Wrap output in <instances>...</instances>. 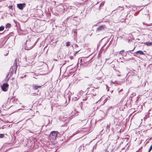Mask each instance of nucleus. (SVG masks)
<instances>
[{"label":"nucleus","instance_id":"f257e3e1","mask_svg":"<svg viewBox=\"0 0 152 152\" xmlns=\"http://www.w3.org/2000/svg\"><path fill=\"white\" fill-rule=\"evenodd\" d=\"M26 49L29 50L32 48L34 45V42L30 41H27L26 43Z\"/></svg>","mask_w":152,"mask_h":152},{"label":"nucleus","instance_id":"f03ea898","mask_svg":"<svg viewBox=\"0 0 152 152\" xmlns=\"http://www.w3.org/2000/svg\"><path fill=\"white\" fill-rule=\"evenodd\" d=\"M58 133V132L57 131H53L50 134V137H52L54 140L56 139Z\"/></svg>","mask_w":152,"mask_h":152},{"label":"nucleus","instance_id":"7ed1b4c3","mask_svg":"<svg viewBox=\"0 0 152 152\" xmlns=\"http://www.w3.org/2000/svg\"><path fill=\"white\" fill-rule=\"evenodd\" d=\"M8 86L9 85L7 84H4L1 87L2 90L5 91H7V90Z\"/></svg>","mask_w":152,"mask_h":152},{"label":"nucleus","instance_id":"20e7f679","mask_svg":"<svg viewBox=\"0 0 152 152\" xmlns=\"http://www.w3.org/2000/svg\"><path fill=\"white\" fill-rule=\"evenodd\" d=\"M17 6L19 9L20 10H22L23 7H25V3L18 4Z\"/></svg>","mask_w":152,"mask_h":152},{"label":"nucleus","instance_id":"39448f33","mask_svg":"<svg viewBox=\"0 0 152 152\" xmlns=\"http://www.w3.org/2000/svg\"><path fill=\"white\" fill-rule=\"evenodd\" d=\"M105 28V26L104 25L100 26L97 28L96 31H99L102 30H103Z\"/></svg>","mask_w":152,"mask_h":152},{"label":"nucleus","instance_id":"423d86ee","mask_svg":"<svg viewBox=\"0 0 152 152\" xmlns=\"http://www.w3.org/2000/svg\"><path fill=\"white\" fill-rule=\"evenodd\" d=\"M135 53L136 54H139L140 55H144V53L141 50H139L135 52Z\"/></svg>","mask_w":152,"mask_h":152},{"label":"nucleus","instance_id":"0eeeda50","mask_svg":"<svg viewBox=\"0 0 152 152\" xmlns=\"http://www.w3.org/2000/svg\"><path fill=\"white\" fill-rule=\"evenodd\" d=\"M41 87V86H34V88H33L34 89V90H37V89L38 88H40Z\"/></svg>","mask_w":152,"mask_h":152},{"label":"nucleus","instance_id":"6e6552de","mask_svg":"<svg viewBox=\"0 0 152 152\" xmlns=\"http://www.w3.org/2000/svg\"><path fill=\"white\" fill-rule=\"evenodd\" d=\"M11 24L9 23L7 24L6 26V28H10Z\"/></svg>","mask_w":152,"mask_h":152},{"label":"nucleus","instance_id":"1a4fd4ad","mask_svg":"<svg viewBox=\"0 0 152 152\" xmlns=\"http://www.w3.org/2000/svg\"><path fill=\"white\" fill-rule=\"evenodd\" d=\"M145 44L148 46H150L152 44V42H146Z\"/></svg>","mask_w":152,"mask_h":152},{"label":"nucleus","instance_id":"9d476101","mask_svg":"<svg viewBox=\"0 0 152 152\" xmlns=\"http://www.w3.org/2000/svg\"><path fill=\"white\" fill-rule=\"evenodd\" d=\"M17 59H15V62L14 63V64H15V66H16V69H17Z\"/></svg>","mask_w":152,"mask_h":152},{"label":"nucleus","instance_id":"9b49d317","mask_svg":"<svg viewBox=\"0 0 152 152\" xmlns=\"http://www.w3.org/2000/svg\"><path fill=\"white\" fill-rule=\"evenodd\" d=\"M4 28L3 26L0 27V31H3L4 30Z\"/></svg>","mask_w":152,"mask_h":152},{"label":"nucleus","instance_id":"f8f14e48","mask_svg":"<svg viewBox=\"0 0 152 152\" xmlns=\"http://www.w3.org/2000/svg\"><path fill=\"white\" fill-rule=\"evenodd\" d=\"M66 45L67 46H69L70 45V42H67L66 43Z\"/></svg>","mask_w":152,"mask_h":152},{"label":"nucleus","instance_id":"ddd939ff","mask_svg":"<svg viewBox=\"0 0 152 152\" xmlns=\"http://www.w3.org/2000/svg\"><path fill=\"white\" fill-rule=\"evenodd\" d=\"M152 149V145L150 147V148L149 149L148 152H150L151 151Z\"/></svg>","mask_w":152,"mask_h":152},{"label":"nucleus","instance_id":"4468645a","mask_svg":"<svg viewBox=\"0 0 152 152\" xmlns=\"http://www.w3.org/2000/svg\"><path fill=\"white\" fill-rule=\"evenodd\" d=\"M4 137V134H0V138H2Z\"/></svg>","mask_w":152,"mask_h":152},{"label":"nucleus","instance_id":"2eb2a0df","mask_svg":"<svg viewBox=\"0 0 152 152\" xmlns=\"http://www.w3.org/2000/svg\"><path fill=\"white\" fill-rule=\"evenodd\" d=\"M80 50H79V51H75V54H74V55L75 56L76 54H77V53L80 51Z\"/></svg>","mask_w":152,"mask_h":152},{"label":"nucleus","instance_id":"dca6fc26","mask_svg":"<svg viewBox=\"0 0 152 152\" xmlns=\"http://www.w3.org/2000/svg\"><path fill=\"white\" fill-rule=\"evenodd\" d=\"M124 50H121V51L120 52V54H121V53L122 52H124Z\"/></svg>","mask_w":152,"mask_h":152},{"label":"nucleus","instance_id":"f3484780","mask_svg":"<svg viewBox=\"0 0 152 152\" xmlns=\"http://www.w3.org/2000/svg\"><path fill=\"white\" fill-rule=\"evenodd\" d=\"M75 46L76 47H78V45H77V44H76V45H75Z\"/></svg>","mask_w":152,"mask_h":152},{"label":"nucleus","instance_id":"a211bd4d","mask_svg":"<svg viewBox=\"0 0 152 152\" xmlns=\"http://www.w3.org/2000/svg\"><path fill=\"white\" fill-rule=\"evenodd\" d=\"M135 48L134 47V49L133 50H132V51H133V50H134V49Z\"/></svg>","mask_w":152,"mask_h":152}]
</instances>
